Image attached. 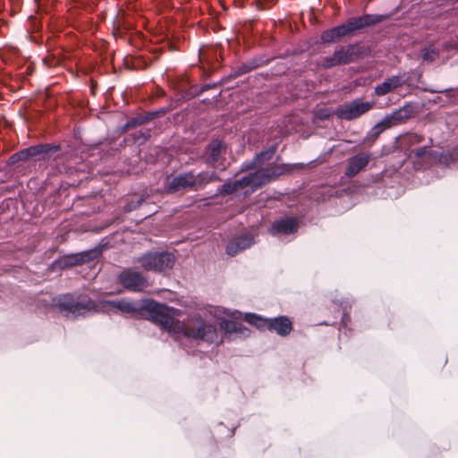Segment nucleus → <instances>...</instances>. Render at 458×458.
<instances>
[{"instance_id":"f257e3e1","label":"nucleus","mask_w":458,"mask_h":458,"mask_svg":"<svg viewBox=\"0 0 458 458\" xmlns=\"http://www.w3.org/2000/svg\"><path fill=\"white\" fill-rule=\"evenodd\" d=\"M144 303L143 307L150 313L152 320L160 324L161 327L175 340L181 338L200 339L214 343L217 339V332L213 325L206 324L199 318L191 319L188 324H183L178 319L182 313L180 310L151 300L146 301Z\"/></svg>"},{"instance_id":"f03ea898","label":"nucleus","mask_w":458,"mask_h":458,"mask_svg":"<svg viewBox=\"0 0 458 458\" xmlns=\"http://www.w3.org/2000/svg\"><path fill=\"white\" fill-rule=\"evenodd\" d=\"M275 153V148L261 152L253 160V166L257 167L258 170L240 180L225 183L219 190L220 193H235L238 196H247L263 184L269 182L271 180L286 172L287 169L285 165H277L275 164L265 165L266 161H269L274 157Z\"/></svg>"},{"instance_id":"7ed1b4c3","label":"nucleus","mask_w":458,"mask_h":458,"mask_svg":"<svg viewBox=\"0 0 458 458\" xmlns=\"http://www.w3.org/2000/svg\"><path fill=\"white\" fill-rule=\"evenodd\" d=\"M379 21L378 16L371 14L352 18L348 20L346 23L325 31L321 36V39L326 43L333 42L344 36L353 33L357 30L374 24Z\"/></svg>"},{"instance_id":"20e7f679","label":"nucleus","mask_w":458,"mask_h":458,"mask_svg":"<svg viewBox=\"0 0 458 458\" xmlns=\"http://www.w3.org/2000/svg\"><path fill=\"white\" fill-rule=\"evenodd\" d=\"M245 321L257 327L259 329L268 328L275 330L281 335H288L292 330V322L285 317H279L274 319H266L253 313H247L244 316Z\"/></svg>"},{"instance_id":"39448f33","label":"nucleus","mask_w":458,"mask_h":458,"mask_svg":"<svg viewBox=\"0 0 458 458\" xmlns=\"http://www.w3.org/2000/svg\"><path fill=\"white\" fill-rule=\"evenodd\" d=\"M55 305L61 313L69 318L84 316L91 310L94 304L90 301H79L71 295H64L57 300Z\"/></svg>"},{"instance_id":"423d86ee","label":"nucleus","mask_w":458,"mask_h":458,"mask_svg":"<svg viewBox=\"0 0 458 458\" xmlns=\"http://www.w3.org/2000/svg\"><path fill=\"white\" fill-rule=\"evenodd\" d=\"M139 261L146 270L162 272L173 267L174 257L168 252L147 253L140 257Z\"/></svg>"},{"instance_id":"0eeeda50","label":"nucleus","mask_w":458,"mask_h":458,"mask_svg":"<svg viewBox=\"0 0 458 458\" xmlns=\"http://www.w3.org/2000/svg\"><path fill=\"white\" fill-rule=\"evenodd\" d=\"M373 106L372 102L356 99L340 106L336 110V114L342 119L352 120L369 112Z\"/></svg>"},{"instance_id":"6e6552de","label":"nucleus","mask_w":458,"mask_h":458,"mask_svg":"<svg viewBox=\"0 0 458 458\" xmlns=\"http://www.w3.org/2000/svg\"><path fill=\"white\" fill-rule=\"evenodd\" d=\"M359 55V48L356 46L351 45L343 47L330 57H326L322 61L324 67H332L338 64H345L354 61Z\"/></svg>"},{"instance_id":"1a4fd4ad","label":"nucleus","mask_w":458,"mask_h":458,"mask_svg":"<svg viewBox=\"0 0 458 458\" xmlns=\"http://www.w3.org/2000/svg\"><path fill=\"white\" fill-rule=\"evenodd\" d=\"M411 116L410 106H403L396 109L389 114H386L379 123H377L373 128L376 131V134H379L385 129L390 128L397 123L405 120Z\"/></svg>"},{"instance_id":"9d476101","label":"nucleus","mask_w":458,"mask_h":458,"mask_svg":"<svg viewBox=\"0 0 458 458\" xmlns=\"http://www.w3.org/2000/svg\"><path fill=\"white\" fill-rule=\"evenodd\" d=\"M194 174L184 173L173 178H167L165 189L168 192H177L187 189H194Z\"/></svg>"},{"instance_id":"9b49d317","label":"nucleus","mask_w":458,"mask_h":458,"mask_svg":"<svg viewBox=\"0 0 458 458\" xmlns=\"http://www.w3.org/2000/svg\"><path fill=\"white\" fill-rule=\"evenodd\" d=\"M120 283L127 289L139 292L147 286L146 280L138 272L127 270L119 276Z\"/></svg>"},{"instance_id":"f8f14e48","label":"nucleus","mask_w":458,"mask_h":458,"mask_svg":"<svg viewBox=\"0 0 458 458\" xmlns=\"http://www.w3.org/2000/svg\"><path fill=\"white\" fill-rule=\"evenodd\" d=\"M407 80L408 79L404 74L389 77L382 83L377 85L375 88V94L378 97L385 96L404 85L407 82Z\"/></svg>"},{"instance_id":"ddd939ff","label":"nucleus","mask_w":458,"mask_h":458,"mask_svg":"<svg viewBox=\"0 0 458 458\" xmlns=\"http://www.w3.org/2000/svg\"><path fill=\"white\" fill-rule=\"evenodd\" d=\"M370 160V154H358L352 157L348 161V166L345 174L348 177H353L361 171Z\"/></svg>"},{"instance_id":"4468645a","label":"nucleus","mask_w":458,"mask_h":458,"mask_svg":"<svg viewBox=\"0 0 458 458\" xmlns=\"http://www.w3.org/2000/svg\"><path fill=\"white\" fill-rule=\"evenodd\" d=\"M298 229V221L293 217H285L276 221L271 228L272 234L284 233L290 234L296 232Z\"/></svg>"},{"instance_id":"2eb2a0df","label":"nucleus","mask_w":458,"mask_h":458,"mask_svg":"<svg viewBox=\"0 0 458 458\" xmlns=\"http://www.w3.org/2000/svg\"><path fill=\"white\" fill-rule=\"evenodd\" d=\"M99 255V250H91L79 254L67 256L62 260L64 266H76L95 259Z\"/></svg>"},{"instance_id":"dca6fc26","label":"nucleus","mask_w":458,"mask_h":458,"mask_svg":"<svg viewBox=\"0 0 458 458\" xmlns=\"http://www.w3.org/2000/svg\"><path fill=\"white\" fill-rule=\"evenodd\" d=\"M225 151V144L220 140H213L207 148V161L215 165Z\"/></svg>"},{"instance_id":"f3484780","label":"nucleus","mask_w":458,"mask_h":458,"mask_svg":"<svg viewBox=\"0 0 458 458\" xmlns=\"http://www.w3.org/2000/svg\"><path fill=\"white\" fill-rule=\"evenodd\" d=\"M253 243V238L250 235H244L231 242L226 248V251L229 255L233 256L239 250L249 248Z\"/></svg>"},{"instance_id":"a211bd4d","label":"nucleus","mask_w":458,"mask_h":458,"mask_svg":"<svg viewBox=\"0 0 458 458\" xmlns=\"http://www.w3.org/2000/svg\"><path fill=\"white\" fill-rule=\"evenodd\" d=\"M105 304L110 309H116L117 310L126 314H132L136 312L140 308L136 302L129 301L126 300L106 301Z\"/></svg>"},{"instance_id":"6ab92c4d","label":"nucleus","mask_w":458,"mask_h":458,"mask_svg":"<svg viewBox=\"0 0 458 458\" xmlns=\"http://www.w3.org/2000/svg\"><path fill=\"white\" fill-rule=\"evenodd\" d=\"M45 152L44 146H33L19 151L12 157V159L28 160L30 157H36Z\"/></svg>"},{"instance_id":"aec40b11","label":"nucleus","mask_w":458,"mask_h":458,"mask_svg":"<svg viewBox=\"0 0 458 458\" xmlns=\"http://www.w3.org/2000/svg\"><path fill=\"white\" fill-rule=\"evenodd\" d=\"M216 180H217V177L215 172H202L198 174L197 175L194 174V189L198 190L199 188H202L206 184Z\"/></svg>"},{"instance_id":"412c9836","label":"nucleus","mask_w":458,"mask_h":458,"mask_svg":"<svg viewBox=\"0 0 458 458\" xmlns=\"http://www.w3.org/2000/svg\"><path fill=\"white\" fill-rule=\"evenodd\" d=\"M221 319L219 325L221 329L225 330V332H236L240 329V326L233 321L227 320L225 318H220Z\"/></svg>"},{"instance_id":"4be33fe9","label":"nucleus","mask_w":458,"mask_h":458,"mask_svg":"<svg viewBox=\"0 0 458 458\" xmlns=\"http://www.w3.org/2000/svg\"><path fill=\"white\" fill-rule=\"evenodd\" d=\"M437 55V54L434 50H426L423 54V59L428 62H433Z\"/></svg>"},{"instance_id":"5701e85b","label":"nucleus","mask_w":458,"mask_h":458,"mask_svg":"<svg viewBox=\"0 0 458 458\" xmlns=\"http://www.w3.org/2000/svg\"><path fill=\"white\" fill-rule=\"evenodd\" d=\"M214 311H215V316H220L221 310L219 308H215Z\"/></svg>"},{"instance_id":"b1692460","label":"nucleus","mask_w":458,"mask_h":458,"mask_svg":"<svg viewBox=\"0 0 458 458\" xmlns=\"http://www.w3.org/2000/svg\"><path fill=\"white\" fill-rule=\"evenodd\" d=\"M422 154H423V149H422V148H420V149H418V150L416 151V155H417V156H420V155H422Z\"/></svg>"}]
</instances>
